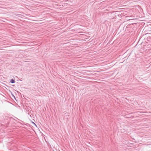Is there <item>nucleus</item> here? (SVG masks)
<instances>
[{
	"mask_svg": "<svg viewBox=\"0 0 151 151\" xmlns=\"http://www.w3.org/2000/svg\"><path fill=\"white\" fill-rule=\"evenodd\" d=\"M10 82L12 83H14L15 82V81L13 79H11L10 81Z\"/></svg>",
	"mask_w": 151,
	"mask_h": 151,
	"instance_id": "f257e3e1",
	"label": "nucleus"
}]
</instances>
